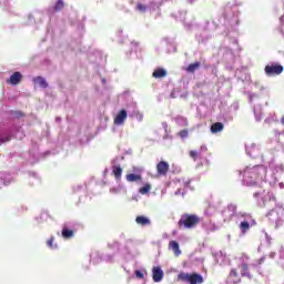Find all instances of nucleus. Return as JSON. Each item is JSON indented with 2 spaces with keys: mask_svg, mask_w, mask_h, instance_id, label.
Segmentation results:
<instances>
[{
  "mask_svg": "<svg viewBox=\"0 0 284 284\" xmlns=\"http://www.w3.org/2000/svg\"><path fill=\"white\" fill-rule=\"evenodd\" d=\"M125 119H128V111H125V109H122L114 118V124L123 125V123H125Z\"/></svg>",
  "mask_w": 284,
  "mask_h": 284,
  "instance_id": "obj_9",
  "label": "nucleus"
},
{
  "mask_svg": "<svg viewBox=\"0 0 284 284\" xmlns=\"http://www.w3.org/2000/svg\"><path fill=\"white\" fill-rule=\"evenodd\" d=\"M168 172H170V163L165 161H160L156 164V173L159 176H168Z\"/></svg>",
  "mask_w": 284,
  "mask_h": 284,
  "instance_id": "obj_5",
  "label": "nucleus"
},
{
  "mask_svg": "<svg viewBox=\"0 0 284 284\" xmlns=\"http://www.w3.org/2000/svg\"><path fill=\"white\" fill-rule=\"evenodd\" d=\"M64 7H65V3L63 2V0H58L53 7V10H55V12H59Z\"/></svg>",
  "mask_w": 284,
  "mask_h": 284,
  "instance_id": "obj_20",
  "label": "nucleus"
},
{
  "mask_svg": "<svg viewBox=\"0 0 284 284\" xmlns=\"http://www.w3.org/2000/svg\"><path fill=\"white\" fill-rule=\"evenodd\" d=\"M163 276H164V273L161 266H154L152 268V278L154 283H161L163 281Z\"/></svg>",
  "mask_w": 284,
  "mask_h": 284,
  "instance_id": "obj_7",
  "label": "nucleus"
},
{
  "mask_svg": "<svg viewBox=\"0 0 284 284\" xmlns=\"http://www.w3.org/2000/svg\"><path fill=\"white\" fill-rule=\"evenodd\" d=\"M225 125L222 122H215L211 125L212 134H219V132H223Z\"/></svg>",
  "mask_w": 284,
  "mask_h": 284,
  "instance_id": "obj_14",
  "label": "nucleus"
},
{
  "mask_svg": "<svg viewBox=\"0 0 284 284\" xmlns=\"http://www.w3.org/2000/svg\"><path fill=\"white\" fill-rule=\"evenodd\" d=\"M253 196H254V199H258V196H261V193L255 192V193L253 194Z\"/></svg>",
  "mask_w": 284,
  "mask_h": 284,
  "instance_id": "obj_29",
  "label": "nucleus"
},
{
  "mask_svg": "<svg viewBox=\"0 0 284 284\" xmlns=\"http://www.w3.org/2000/svg\"><path fill=\"white\" fill-rule=\"evenodd\" d=\"M165 77H168V71L163 68H158L152 73L153 79H163Z\"/></svg>",
  "mask_w": 284,
  "mask_h": 284,
  "instance_id": "obj_11",
  "label": "nucleus"
},
{
  "mask_svg": "<svg viewBox=\"0 0 284 284\" xmlns=\"http://www.w3.org/2000/svg\"><path fill=\"white\" fill-rule=\"evenodd\" d=\"M112 174L113 176H115L116 181H121V175L123 174V169L121 168V165H113Z\"/></svg>",
  "mask_w": 284,
  "mask_h": 284,
  "instance_id": "obj_15",
  "label": "nucleus"
},
{
  "mask_svg": "<svg viewBox=\"0 0 284 284\" xmlns=\"http://www.w3.org/2000/svg\"><path fill=\"white\" fill-rule=\"evenodd\" d=\"M61 234L64 239H72L74 236V230H70L67 225H64Z\"/></svg>",
  "mask_w": 284,
  "mask_h": 284,
  "instance_id": "obj_17",
  "label": "nucleus"
},
{
  "mask_svg": "<svg viewBox=\"0 0 284 284\" xmlns=\"http://www.w3.org/2000/svg\"><path fill=\"white\" fill-rule=\"evenodd\" d=\"M47 243L49 247H52V243H54V237H51Z\"/></svg>",
  "mask_w": 284,
  "mask_h": 284,
  "instance_id": "obj_28",
  "label": "nucleus"
},
{
  "mask_svg": "<svg viewBox=\"0 0 284 284\" xmlns=\"http://www.w3.org/2000/svg\"><path fill=\"white\" fill-rule=\"evenodd\" d=\"M8 141H10V136H6L4 139L0 140V145L2 143H8Z\"/></svg>",
  "mask_w": 284,
  "mask_h": 284,
  "instance_id": "obj_27",
  "label": "nucleus"
},
{
  "mask_svg": "<svg viewBox=\"0 0 284 284\" xmlns=\"http://www.w3.org/2000/svg\"><path fill=\"white\" fill-rule=\"evenodd\" d=\"M142 180L143 178L141 176V174H134V173L126 174V181L129 183H136Z\"/></svg>",
  "mask_w": 284,
  "mask_h": 284,
  "instance_id": "obj_16",
  "label": "nucleus"
},
{
  "mask_svg": "<svg viewBox=\"0 0 284 284\" xmlns=\"http://www.w3.org/2000/svg\"><path fill=\"white\" fill-rule=\"evenodd\" d=\"M189 156H191V159H193V161H196L199 159V152L190 151Z\"/></svg>",
  "mask_w": 284,
  "mask_h": 284,
  "instance_id": "obj_24",
  "label": "nucleus"
},
{
  "mask_svg": "<svg viewBox=\"0 0 284 284\" xmlns=\"http://www.w3.org/2000/svg\"><path fill=\"white\" fill-rule=\"evenodd\" d=\"M241 276L245 278H252V274L250 273V265H247V263L241 264Z\"/></svg>",
  "mask_w": 284,
  "mask_h": 284,
  "instance_id": "obj_13",
  "label": "nucleus"
},
{
  "mask_svg": "<svg viewBox=\"0 0 284 284\" xmlns=\"http://www.w3.org/2000/svg\"><path fill=\"white\" fill-rule=\"evenodd\" d=\"M178 281H182L183 283L190 284H202L203 283V275L199 273H185L181 272L178 275Z\"/></svg>",
  "mask_w": 284,
  "mask_h": 284,
  "instance_id": "obj_2",
  "label": "nucleus"
},
{
  "mask_svg": "<svg viewBox=\"0 0 284 284\" xmlns=\"http://www.w3.org/2000/svg\"><path fill=\"white\" fill-rule=\"evenodd\" d=\"M37 83L40 85V88H48V82L45 81V79L41 78V77H38L37 78Z\"/></svg>",
  "mask_w": 284,
  "mask_h": 284,
  "instance_id": "obj_22",
  "label": "nucleus"
},
{
  "mask_svg": "<svg viewBox=\"0 0 284 284\" xmlns=\"http://www.w3.org/2000/svg\"><path fill=\"white\" fill-rule=\"evenodd\" d=\"M169 250H172L174 256H181V247L179 246V242L174 240L169 242Z\"/></svg>",
  "mask_w": 284,
  "mask_h": 284,
  "instance_id": "obj_10",
  "label": "nucleus"
},
{
  "mask_svg": "<svg viewBox=\"0 0 284 284\" xmlns=\"http://www.w3.org/2000/svg\"><path fill=\"white\" fill-rule=\"evenodd\" d=\"M240 230L243 234H245V232H247L250 230V222H247V221L241 222Z\"/></svg>",
  "mask_w": 284,
  "mask_h": 284,
  "instance_id": "obj_19",
  "label": "nucleus"
},
{
  "mask_svg": "<svg viewBox=\"0 0 284 284\" xmlns=\"http://www.w3.org/2000/svg\"><path fill=\"white\" fill-rule=\"evenodd\" d=\"M136 10H139V12H145L148 10V7L145 4L138 3Z\"/></svg>",
  "mask_w": 284,
  "mask_h": 284,
  "instance_id": "obj_23",
  "label": "nucleus"
},
{
  "mask_svg": "<svg viewBox=\"0 0 284 284\" xmlns=\"http://www.w3.org/2000/svg\"><path fill=\"white\" fill-rule=\"evenodd\" d=\"M199 223H201V217L199 215L184 213L178 222V227L180 230H194Z\"/></svg>",
  "mask_w": 284,
  "mask_h": 284,
  "instance_id": "obj_1",
  "label": "nucleus"
},
{
  "mask_svg": "<svg viewBox=\"0 0 284 284\" xmlns=\"http://www.w3.org/2000/svg\"><path fill=\"white\" fill-rule=\"evenodd\" d=\"M199 68H201V62H194L187 65L186 68V72H190L191 74H194V72H196V70H199Z\"/></svg>",
  "mask_w": 284,
  "mask_h": 284,
  "instance_id": "obj_18",
  "label": "nucleus"
},
{
  "mask_svg": "<svg viewBox=\"0 0 284 284\" xmlns=\"http://www.w3.org/2000/svg\"><path fill=\"white\" fill-rule=\"evenodd\" d=\"M260 179L258 169H253L245 173L246 185H256Z\"/></svg>",
  "mask_w": 284,
  "mask_h": 284,
  "instance_id": "obj_4",
  "label": "nucleus"
},
{
  "mask_svg": "<svg viewBox=\"0 0 284 284\" xmlns=\"http://www.w3.org/2000/svg\"><path fill=\"white\" fill-rule=\"evenodd\" d=\"M21 81H23V74H21V72H19V71H16L7 80V83H9V85H19V83H21Z\"/></svg>",
  "mask_w": 284,
  "mask_h": 284,
  "instance_id": "obj_6",
  "label": "nucleus"
},
{
  "mask_svg": "<svg viewBox=\"0 0 284 284\" xmlns=\"http://www.w3.org/2000/svg\"><path fill=\"white\" fill-rule=\"evenodd\" d=\"M136 278H145V275L141 271H135Z\"/></svg>",
  "mask_w": 284,
  "mask_h": 284,
  "instance_id": "obj_26",
  "label": "nucleus"
},
{
  "mask_svg": "<svg viewBox=\"0 0 284 284\" xmlns=\"http://www.w3.org/2000/svg\"><path fill=\"white\" fill-rule=\"evenodd\" d=\"M135 223L138 225H142V227H145V225H151L150 219L145 217L144 215H139L135 217Z\"/></svg>",
  "mask_w": 284,
  "mask_h": 284,
  "instance_id": "obj_12",
  "label": "nucleus"
},
{
  "mask_svg": "<svg viewBox=\"0 0 284 284\" xmlns=\"http://www.w3.org/2000/svg\"><path fill=\"white\" fill-rule=\"evenodd\" d=\"M229 283L232 284H239L241 283V275L239 274V271L236 268H232L227 276Z\"/></svg>",
  "mask_w": 284,
  "mask_h": 284,
  "instance_id": "obj_8",
  "label": "nucleus"
},
{
  "mask_svg": "<svg viewBox=\"0 0 284 284\" xmlns=\"http://www.w3.org/2000/svg\"><path fill=\"white\" fill-rule=\"evenodd\" d=\"M283 70V65L278 63H271L264 68V72L267 77H278V74H282Z\"/></svg>",
  "mask_w": 284,
  "mask_h": 284,
  "instance_id": "obj_3",
  "label": "nucleus"
},
{
  "mask_svg": "<svg viewBox=\"0 0 284 284\" xmlns=\"http://www.w3.org/2000/svg\"><path fill=\"white\" fill-rule=\"evenodd\" d=\"M281 123H282V125H284V115L281 119Z\"/></svg>",
  "mask_w": 284,
  "mask_h": 284,
  "instance_id": "obj_30",
  "label": "nucleus"
},
{
  "mask_svg": "<svg viewBox=\"0 0 284 284\" xmlns=\"http://www.w3.org/2000/svg\"><path fill=\"white\" fill-rule=\"evenodd\" d=\"M150 190H152V185L145 184L144 186L140 187L139 192L140 194H148L150 193Z\"/></svg>",
  "mask_w": 284,
  "mask_h": 284,
  "instance_id": "obj_21",
  "label": "nucleus"
},
{
  "mask_svg": "<svg viewBox=\"0 0 284 284\" xmlns=\"http://www.w3.org/2000/svg\"><path fill=\"white\" fill-rule=\"evenodd\" d=\"M179 136H181V139H186L187 136V130H182L179 132Z\"/></svg>",
  "mask_w": 284,
  "mask_h": 284,
  "instance_id": "obj_25",
  "label": "nucleus"
}]
</instances>
